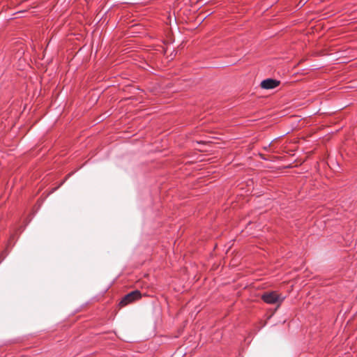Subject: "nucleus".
Returning a JSON list of instances; mask_svg holds the SVG:
<instances>
[{
	"label": "nucleus",
	"instance_id": "f257e3e1",
	"mask_svg": "<svg viewBox=\"0 0 357 357\" xmlns=\"http://www.w3.org/2000/svg\"><path fill=\"white\" fill-rule=\"evenodd\" d=\"M261 298L265 303L268 304H280L284 298L282 297L280 294H278L276 291H270L264 293L262 295Z\"/></svg>",
	"mask_w": 357,
	"mask_h": 357
},
{
	"label": "nucleus",
	"instance_id": "f03ea898",
	"mask_svg": "<svg viewBox=\"0 0 357 357\" xmlns=\"http://www.w3.org/2000/svg\"><path fill=\"white\" fill-rule=\"evenodd\" d=\"M141 292L139 290L132 291L125 295L119 303L121 307H124L135 301L140 299Z\"/></svg>",
	"mask_w": 357,
	"mask_h": 357
},
{
	"label": "nucleus",
	"instance_id": "7ed1b4c3",
	"mask_svg": "<svg viewBox=\"0 0 357 357\" xmlns=\"http://www.w3.org/2000/svg\"><path fill=\"white\" fill-rule=\"evenodd\" d=\"M280 81L274 79H266L261 82V87L264 89H273L278 86Z\"/></svg>",
	"mask_w": 357,
	"mask_h": 357
},
{
	"label": "nucleus",
	"instance_id": "20e7f679",
	"mask_svg": "<svg viewBox=\"0 0 357 357\" xmlns=\"http://www.w3.org/2000/svg\"><path fill=\"white\" fill-rule=\"evenodd\" d=\"M307 2L306 0H301L300 2L298 4V6L301 8L303 6L305 5V3Z\"/></svg>",
	"mask_w": 357,
	"mask_h": 357
}]
</instances>
